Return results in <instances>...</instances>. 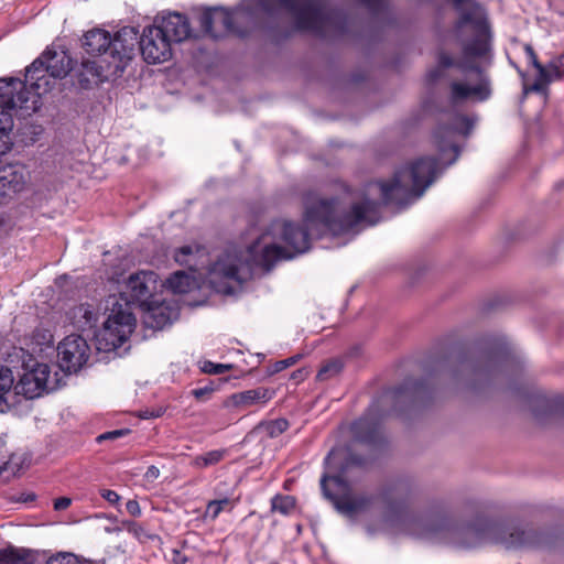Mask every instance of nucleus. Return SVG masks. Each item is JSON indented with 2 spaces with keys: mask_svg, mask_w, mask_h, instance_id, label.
<instances>
[{
  "mask_svg": "<svg viewBox=\"0 0 564 564\" xmlns=\"http://www.w3.org/2000/svg\"><path fill=\"white\" fill-rule=\"evenodd\" d=\"M436 173L434 159H420L395 171L389 182L368 183L361 193L346 189L333 197H319L313 192L303 196V221L312 229H323L334 236L358 231L359 226L375 225L379 204L372 199L379 193L384 204L404 207L423 195Z\"/></svg>",
  "mask_w": 564,
  "mask_h": 564,
  "instance_id": "1",
  "label": "nucleus"
},
{
  "mask_svg": "<svg viewBox=\"0 0 564 564\" xmlns=\"http://www.w3.org/2000/svg\"><path fill=\"white\" fill-rule=\"evenodd\" d=\"M310 249V235L299 225L278 219L247 249L228 247L208 268L207 280L217 292H231V283L242 284L254 264L270 270L279 260L291 259Z\"/></svg>",
  "mask_w": 564,
  "mask_h": 564,
  "instance_id": "2",
  "label": "nucleus"
},
{
  "mask_svg": "<svg viewBox=\"0 0 564 564\" xmlns=\"http://www.w3.org/2000/svg\"><path fill=\"white\" fill-rule=\"evenodd\" d=\"M453 4L460 12L456 24L457 30L469 26L474 34V39L463 45V59L457 63V67L464 72L474 70L476 79L468 83L453 82L449 99L452 104L467 99L484 101L491 93L489 79L478 66H469L468 63L474 58L485 56L489 51L490 32L486 13L474 0H453Z\"/></svg>",
  "mask_w": 564,
  "mask_h": 564,
  "instance_id": "3",
  "label": "nucleus"
},
{
  "mask_svg": "<svg viewBox=\"0 0 564 564\" xmlns=\"http://www.w3.org/2000/svg\"><path fill=\"white\" fill-rule=\"evenodd\" d=\"M159 276L150 270H141L130 274L122 285L121 295L126 299V305L113 304L111 313L104 324L97 338L99 345L105 343V350L120 347L131 335L135 326V318L130 311V304L140 306L149 305L150 299L156 291Z\"/></svg>",
  "mask_w": 564,
  "mask_h": 564,
  "instance_id": "4",
  "label": "nucleus"
},
{
  "mask_svg": "<svg viewBox=\"0 0 564 564\" xmlns=\"http://www.w3.org/2000/svg\"><path fill=\"white\" fill-rule=\"evenodd\" d=\"M453 543L460 549H473L486 543L499 544L506 550H524L543 547L547 536L534 529H522L516 525L487 523L481 528L468 527L447 531Z\"/></svg>",
  "mask_w": 564,
  "mask_h": 564,
  "instance_id": "5",
  "label": "nucleus"
},
{
  "mask_svg": "<svg viewBox=\"0 0 564 564\" xmlns=\"http://www.w3.org/2000/svg\"><path fill=\"white\" fill-rule=\"evenodd\" d=\"M263 11L275 13L288 10L293 13L297 30L323 33L333 24V14L318 0H260Z\"/></svg>",
  "mask_w": 564,
  "mask_h": 564,
  "instance_id": "6",
  "label": "nucleus"
},
{
  "mask_svg": "<svg viewBox=\"0 0 564 564\" xmlns=\"http://www.w3.org/2000/svg\"><path fill=\"white\" fill-rule=\"evenodd\" d=\"M59 387L57 372L51 376V368L46 364H36L31 370L25 371L14 386L17 394L26 399H35L45 392H51Z\"/></svg>",
  "mask_w": 564,
  "mask_h": 564,
  "instance_id": "7",
  "label": "nucleus"
},
{
  "mask_svg": "<svg viewBox=\"0 0 564 564\" xmlns=\"http://www.w3.org/2000/svg\"><path fill=\"white\" fill-rule=\"evenodd\" d=\"M72 69V59L64 51L46 50L26 68V79L35 80L32 83L37 89L41 87L40 80L44 79V75L37 73L46 72L53 78H64Z\"/></svg>",
  "mask_w": 564,
  "mask_h": 564,
  "instance_id": "8",
  "label": "nucleus"
},
{
  "mask_svg": "<svg viewBox=\"0 0 564 564\" xmlns=\"http://www.w3.org/2000/svg\"><path fill=\"white\" fill-rule=\"evenodd\" d=\"M473 121L462 115L453 118L451 126L438 127L434 133L435 143L441 152V160L446 164H452L458 158V147L453 142L455 134L468 135L473 129Z\"/></svg>",
  "mask_w": 564,
  "mask_h": 564,
  "instance_id": "9",
  "label": "nucleus"
},
{
  "mask_svg": "<svg viewBox=\"0 0 564 564\" xmlns=\"http://www.w3.org/2000/svg\"><path fill=\"white\" fill-rule=\"evenodd\" d=\"M139 44L148 64H161L172 57V44L154 22L143 29Z\"/></svg>",
  "mask_w": 564,
  "mask_h": 564,
  "instance_id": "10",
  "label": "nucleus"
},
{
  "mask_svg": "<svg viewBox=\"0 0 564 564\" xmlns=\"http://www.w3.org/2000/svg\"><path fill=\"white\" fill-rule=\"evenodd\" d=\"M90 348L78 335L65 337L57 347L58 364L62 370L77 372L87 362Z\"/></svg>",
  "mask_w": 564,
  "mask_h": 564,
  "instance_id": "11",
  "label": "nucleus"
},
{
  "mask_svg": "<svg viewBox=\"0 0 564 564\" xmlns=\"http://www.w3.org/2000/svg\"><path fill=\"white\" fill-rule=\"evenodd\" d=\"M236 15L231 12L214 8L207 9L199 15V24L205 33L214 39H219L228 34H240L235 28Z\"/></svg>",
  "mask_w": 564,
  "mask_h": 564,
  "instance_id": "12",
  "label": "nucleus"
},
{
  "mask_svg": "<svg viewBox=\"0 0 564 564\" xmlns=\"http://www.w3.org/2000/svg\"><path fill=\"white\" fill-rule=\"evenodd\" d=\"M153 22L163 31L171 44L183 42L191 36L189 21L184 14L170 12L155 17Z\"/></svg>",
  "mask_w": 564,
  "mask_h": 564,
  "instance_id": "13",
  "label": "nucleus"
},
{
  "mask_svg": "<svg viewBox=\"0 0 564 564\" xmlns=\"http://www.w3.org/2000/svg\"><path fill=\"white\" fill-rule=\"evenodd\" d=\"M341 516L354 519L371 510L373 496H324Z\"/></svg>",
  "mask_w": 564,
  "mask_h": 564,
  "instance_id": "14",
  "label": "nucleus"
},
{
  "mask_svg": "<svg viewBox=\"0 0 564 564\" xmlns=\"http://www.w3.org/2000/svg\"><path fill=\"white\" fill-rule=\"evenodd\" d=\"M29 91L25 84L17 78L0 79V102L10 112L14 109H29Z\"/></svg>",
  "mask_w": 564,
  "mask_h": 564,
  "instance_id": "15",
  "label": "nucleus"
},
{
  "mask_svg": "<svg viewBox=\"0 0 564 564\" xmlns=\"http://www.w3.org/2000/svg\"><path fill=\"white\" fill-rule=\"evenodd\" d=\"M26 185V173L21 165L0 167V202L21 192Z\"/></svg>",
  "mask_w": 564,
  "mask_h": 564,
  "instance_id": "16",
  "label": "nucleus"
},
{
  "mask_svg": "<svg viewBox=\"0 0 564 564\" xmlns=\"http://www.w3.org/2000/svg\"><path fill=\"white\" fill-rule=\"evenodd\" d=\"M109 67L102 65V62L98 59H85L82 62L78 70V82L83 88H88L93 84L98 85L105 82H109Z\"/></svg>",
  "mask_w": 564,
  "mask_h": 564,
  "instance_id": "17",
  "label": "nucleus"
},
{
  "mask_svg": "<svg viewBox=\"0 0 564 564\" xmlns=\"http://www.w3.org/2000/svg\"><path fill=\"white\" fill-rule=\"evenodd\" d=\"M175 261L191 271L196 272L205 268L208 262V253L205 247L187 245L178 248L174 253Z\"/></svg>",
  "mask_w": 564,
  "mask_h": 564,
  "instance_id": "18",
  "label": "nucleus"
},
{
  "mask_svg": "<svg viewBox=\"0 0 564 564\" xmlns=\"http://www.w3.org/2000/svg\"><path fill=\"white\" fill-rule=\"evenodd\" d=\"M112 36L111 34L99 28L87 31L82 39V45L89 55H104L109 50L111 51Z\"/></svg>",
  "mask_w": 564,
  "mask_h": 564,
  "instance_id": "19",
  "label": "nucleus"
},
{
  "mask_svg": "<svg viewBox=\"0 0 564 564\" xmlns=\"http://www.w3.org/2000/svg\"><path fill=\"white\" fill-rule=\"evenodd\" d=\"M139 41L138 31L133 26H123L112 36L111 51L131 61Z\"/></svg>",
  "mask_w": 564,
  "mask_h": 564,
  "instance_id": "20",
  "label": "nucleus"
},
{
  "mask_svg": "<svg viewBox=\"0 0 564 564\" xmlns=\"http://www.w3.org/2000/svg\"><path fill=\"white\" fill-rule=\"evenodd\" d=\"M67 318L78 330L93 328L98 319V310L88 303L74 306L67 312Z\"/></svg>",
  "mask_w": 564,
  "mask_h": 564,
  "instance_id": "21",
  "label": "nucleus"
},
{
  "mask_svg": "<svg viewBox=\"0 0 564 564\" xmlns=\"http://www.w3.org/2000/svg\"><path fill=\"white\" fill-rule=\"evenodd\" d=\"M30 459L23 452H11L7 458L0 459V484H4L20 475L29 467Z\"/></svg>",
  "mask_w": 564,
  "mask_h": 564,
  "instance_id": "22",
  "label": "nucleus"
},
{
  "mask_svg": "<svg viewBox=\"0 0 564 564\" xmlns=\"http://www.w3.org/2000/svg\"><path fill=\"white\" fill-rule=\"evenodd\" d=\"M564 76V54L551 61L546 66L543 65V72L538 73L536 78L530 90L543 91L546 86L556 79H561Z\"/></svg>",
  "mask_w": 564,
  "mask_h": 564,
  "instance_id": "23",
  "label": "nucleus"
},
{
  "mask_svg": "<svg viewBox=\"0 0 564 564\" xmlns=\"http://www.w3.org/2000/svg\"><path fill=\"white\" fill-rule=\"evenodd\" d=\"M274 395V390L258 387L256 389L246 390L235 393L230 397L231 403L237 408H249L256 404H264Z\"/></svg>",
  "mask_w": 564,
  "mask_h": 564,
  "instance_id": "24",
  "label": "nucleus"
},
{
  "mask_svg": "<svg viewBox=\"0 0 564 564\" xmlns=\"http://www.w3.org/2000/svg\"><path fill=\"white\" fill-rule=\"evenodd\" d=\"M145 306L147 313L144 316V323L148 326L161 329L171 323L172 317L174 315V311L166 304L162 303L155 306H151L149 304Z\"/></svg>",
  "mask_w": 564,
  "mask_h": 564,
  "instance_id": "25",
  "label": "nucleus"
},
{
  "mask_svg": "<svg viewBox=\"0 0 564 564\" xmlns=\"http://www.w3.org/2000/svg\"><path fill=\"white\" fill-rule=\"evenodd\" d=\"M356 443H375L379 434V425L367 416L359 419L351 426Z\"/></svg>",
  "mask_w": 564,
  "mask_h": 564,
  "instance_id": "26",
  "label": "nucleus"
},
{
  "mask_svg": "<svg viewBox=\"0 0 564 564\" xmlns=\"http://www.w3.org/2000/svg\"><path fill=\"white\" fill-rule=\"evenodd\" d=\"M99 59L102 62V65L109 67V72L111 73L109 75V80H115L120 77L130 62L128 58H124L122 55H118L113 51H109V53L107 52L101 55Z\"/></svg>",
  "mask_w": 564,
  "mask_h": 564,
  "instance_id": "27",
  "label": "nucleus"
},
{
  "mask_svg": "<svg viewBox=\"0 0 564 564\" xmlns=\"http://www.w3.org/2000/svg\"><path fill=\"white\" fill-rule=\"evenodd\" d=\"M195 281L194 278L184 271H176L166 279L164 285L173 293L184 294L192 290Z\"/></svg>",
  "mask_w": 564,
  "mask_h": 564,
  "instance_id": "28",
  "label": "nucleus"
},
{
  "mask_svg": "<svg viewBox=\"0 0 564 564\" xmlns=\"http://www.w3.org/2000/svg\"><path fill=\"white\" fill-rule=\"evenodd\" d=\"M321 487L323 494H348L350 491V485L341 474L336 476L324 475L321 478Z\"/></svg>",
  "mask_w": 564,
  "mask_h": 564,
  "instance_id": "29",
  "label": "nucleus"
},
{
  "mask_svg": "<svg viewBox=\"0 0 564 564\" xmlns=\"http://www.w3.org/2000/svg\"><path fill=\"white\" fill-rule=\"evenodd\" d=\"M271 510L283 516L292 514L296 510L294 496H273L271 499Z\"/></svg>",
  "mask_w": 564,
  "mask_h": 564,
  "instance_id": "30",
  "label": "nucleus"
},
{
  "mask_svg": "<svg viewBox=\"0 0 564 564\" xmlns=\"http://www.w3.org/2000/svg\"><path fill=\"white\" fill-rule=\"evenodd\" d=\"M226 451L215 449L206 454L196 456L193 460V465L197 468H205L212 465L218 464L225 457Z\"/></svg>",
  "mask_w": 564,
  "mask_h": 564,
  "instance_id": "31",
  "label": "nucleus"
},
{
  "mask_svg": "<svg viewBox=\"0 0 564 564\" xmlns=\"http://www.w3.org/2000/svg\"><path fill=\"white\" fill-rule=\"evenodd\" d=\"M234 507V501L228 497H224L219 500L209 501L206 508V517L212 520L216 519L218 514L226 509H231Z\"/></svg>",
  "mask_w": 564,
  "mask_h": 564,
  "instance_id": "32",
  "label": "nucleus"
},
{
  "mask_svg": "<svg viewBox=\"0 0 564 564\" xmlns=\"http://www.w3.org/2000/svg\"><path fill=\"white\" fill-rule=\"evenodd\" d=\"M0 564H30V560L18 550H0Z\"/></svg>",
  "mask_w": 564,
  "mask_h": 564,
  "instance_id": "33",
  "label": "nucleus"
},
{
  "mask_svg": "<svg viewBox=\"0 0 564 564\" xmlns=\"http://www.w3.org/2000/svg\"><path fill=\"white\" fill-rule=\"evenodd\" d=\"M13 128V119L11 112L0 102V139L8 137Z\"/></svg>",
  "mask_w": 564,
  "mask_h": 564,
  "instance_id": "34",
  "label": "nucleus"
},
{
  "mask_svg": "<svg viewBox=\"0 0 564 564\" xmlns=\"http://www.w3.org/2000/svg\"><path fill=\"white\" fill-rule=\"evenodd\" d=\"M13 128V119L11 112L0 102V139L8 137Z\"/></svg>",
  "mask_w": 564,
  "mask_h": 564,
  "instance_id": "35",
  "label": "nucleus"
},
{
  "mask_svg": "<svg viewBox=\"0 0 564 564\" xmlns=\"http://www.w3.org/2000/svg\"><path fill=\"white\" fill-rule=\"evenodd\" d=\"M341 364L339 361H329L328 364H326L325 366H323L318 373H317V379L323 381V380H327L336 375H338L341 370Z\"/></svg>",
  "mask_w": 564,
  "mask_h": 564,
  "instance_id": "36",
  "label": "nucleus"
},
{
  "mask_svg": "<svg viewBox=\"0 0 564 564\" xmlns=\"http://www.w3.org/2000/svg\"><path fill=\"white\" fill-rule=\"evenodd\" d=\"M13 387V377L9 369L0 370V402L4 400V395L10 392Z\"/></svg>",
  "mask_w": 564,
  "mask_h": 564,
  "instance_id": "37",
  "label": "nucleus"
},
{
  "mask_svg": "<svg viewBox=\"0 0 564 564\" xmlns=\"http://www.w3.org/2000/svg\"><path fill=\"white\" fill-rule=\"evenodd\" d=\"M288 427L289 422L285 419H276L268 424L267 431L271 437H276L285 432Z\"/></svg>",
  "mask_w": 564,
  "mask_h": 564,
  "instance_id": "38",
  "label": "nucleus"
},
{
  "mask_svg": "<svg viewBox=\"0 0 564 564\" xmlns=\"http://www.w3.org/2000/svg\"><path fill=\"white\" fill-rule=\"evenodd\" d=\"M126 530L131 533L139 541H145L150 538V535L145 532V530L137 522L129 521L123 523Z\"/></svg>",
  "mask_w": 564,
  "mask_h": 564,
  "instance_id": "39",
  "label": "nucleus"
},
{
  "mask_svg": "<svg viewBox=\"0 0 564 564\" xmlns=\"http://www.w3.org/2000/svg\"><path fill=\"white\" fill-rule=\"evenodd\" d=\"M301 358H302V355L297 354V355L292 356L290 358H286V359H283V360H279V361H276L273 365L272 372H280V371H282V370H284V369L295 365Z\"/></svg>",
  "mask_w": 564,
  "mask_h": 564,
  "instance_id": "40",
  "label": "nucleus"
},
{
  "mask_svg": "<svg viewBox=\"0 0 564 564\" xmlns=\"http://www.w3.org/2000/svg\"><path fill=\"white\" fill-rule=\"evenodd\" d=\"M524 52H525L527 56L529 57L531 65L536 69V72L542 73L543 65L539 62L538 55L534 52L532 45H530V44L524 45Z\"/></svg>",
  "mask_w": 564,
  "mask_h": 564,
  "instance_id": "41",
  "label": "nucleus"
},
{
  "mask_svg": "<svg viewBox=\"0 0 564 564\" xmlns=\"http://www.w3.org/2000/svg\"><path fill=\"white\" fill-rule=\"evenodd\" d=\"M347 449L344 448H334L332 449L325 458V464L329 468L333 464L336 463L337 459H340L346 456Z\"/></svg>",
  "mask_w": 564,
  "mask_h": 564,
  "instance_id": "42",
  "label": "nucleus"
},
{
  "mask_svg": "<svg viewBox=\"0 0 564 564\" xmlns=\"http://www.w3.org/2000/svg\"><path fill=\"white\" fill-rule=\"evenodd\" d=\"M126 509H127L128 513L133 517H138L141 514L140 505L134 499H130L126 502Z\"/></svg>",
  "mask_w": 564,
  "mask_h": 564,
  "instance_id": "43",
  "label": "nucleus"
},
{
  "mask_svg": "<svg viewBox=\"0 0 564 564\" xmlns=\"http://www.w3.org/2000/svg\"><path fill=\"white\" fill-rule=\"evenodd\" d=\"M70 498H68L67 496H62L54 500V509L57 511H62L67 509L70 506Z\"/></svg>",
  "mask_w": 564,
  "mask_h": 564,
  "instance_id": "44",
  "label": "nucleus"
},
{
  "mask_svg": "<svg viewBox=\"0 0 564 564\" xmlns=\"http://www.w3.org/2000/svg\"><path fill=\"white\" fill-rule=\"evenodd\" d=\"M212 392H213V389H212V388H209V387H204V388L194 389V390L192 391V394H193L197 400H203L205 397H208Z\"/></svg>",
  "mask_w": 564,
  "mask_h": 564,
  "instance_id": "45",
  "label": "nucleus"
},
{
  "mask_svg": "<svg viewBox=\"0 0 564 564\" xmlns=\"http://www.w3.org/2000/svg\"><path fill=\"white\" fill-rule=\"evenodd\" d=\"M127 431H123V430H116V431L107 432V433L99 435L97 440L100 442L104 440L117 438V437L123 435Z\"/></svg>",
  "mask_w": 564,
  "mask_h": 564,
  "instance_id": "46",
  "label": "nucleus"
},
{
  "mask_svg": "<svg viewBox=\"0 0 564 564\" xmlns=\"http://www.w3.org/2000/svg\"><path fill=\"white\" fill-rule=\"evenodd\" d=\"M438 62H440L441 66H443V67H449V66L454 65L452 57L446 53L440 54Z\"/></svg>",
  "mask_w": 564,
  "mask_h": 564,
  "instance_id": "47",
  "label": "nucleus"
},
{
  "mask_svg": "<svg viewBox=\"0 0 564 564\" xmlns=\"http://www.w3.org/2000/svg\"><path fill=\"white\" fill-rule=\"evenodd\" d=\"M12 452L11 448L7 445V442L0 437V459L7 458V456Z\"/></svg>",
  "mask_w": 564,
  "mask_h": 564,
  "instance_id": "48",
  "label": "nucleus"
},
{
  "mask_svg": "<svg viewBox=\"0 0 564 564\" xmlns=\"http://www.w3.org/2000/svg\"><path fill=\"white\" fill-rule=\"evenodd\" d=\"M159 475H160V470H159V468H158V467H155V466H150V467L147 469V471H145V475H144V476H145V478H147L148 480H154V479H156V478L159 477Z\"/></svg>",
  "mask_w": 564,
  "mask_h": 564,
  "instance_id": "49",
  "label": "nucleus"
},
{
  "mask_svg": "<svg viewBox=\"0 0 564 564\" xmlns=\"http://www.w3.org/2000/svg\"><path fill=\"white\" fill-rule=\"evenodd\" d=\"M162 415V410H156V411H149V410H145V411H142L140 413V417L141 419H151V417H159Z\"/></svg>",
  "mask_w": 564,
  "mask_h": 564,
  "instance_id": "50",
  "label": "nucleus"
},
{
  "mask_svg": "<svg viewBox=\"0 0 564 564\" xmlns=\"http://www.w3.org/2000/svg\"><path fill=\"white\" fill-rule=\"evenodd\" d=\"M34 498H35V496H31V495H28V496H12L11 501L12 502L28 503V502L34 501Z\"/></svg>",
  "mask_w": 564,
  "mask_h": 564,
  "instance_id": "51",
  "label": "nucleus"
},
{
  "mask_svg": "<svg viewBox=\"0 0 564 564\" xmlns=\"http://www.w3.org/2000/svg\"><path fill=\"white\" fill-rule=\"evenodd\" d=\"M174 564H184L186 563L187 558L181 554L180 551L173 550V558Z\"/></svg>",
  "mask_w": 564,
  "mask_h": 564,
  "instance_id": "52",
  "label": "nucleus"
},
{
  "mask_svg": "<svg viewBox=\"0 0 564 564\" xmlns=\"http://www.w3.org/2000/svg\"><path fill=\"white\" fill-rule=\"evenodd\" d=\"M307 372L304 369H299L292 372L291 378L294 380H303L306 377Z\"/></svg>",
  "mask_w": 564,
  "mask_h": 564,
  "instance_id": "53",
  "label": "nucleus"
},
{
  "mask_svg": "<svg viewBox=\"0 0 564 564\" xmlns=\"http://www.w3.org/2000/svg\"><path fill=\"white\" fill-rule=\"evenodd\" d=\"M441 75V72L438 69L432 70L429 73L427 77L431 83L435 82L438 76Z\"/></svg>",
  "mask_w": 564,
  "mask_h": 564,
  "instance_id": "54",
  "label": "nucleus"
},
{
  "mask_svg": "<svg viewBox=\"0 0 564 564\" xmlns=\"http://www.w3.org/2000/svg\"><path fill=\"white\" fill-rule=\"evenodd\" d=\"M229 368H230V366H226V365H220L219 364V365H216L214 367V371L213 372L214 373H223L226 369H229Z\"/></svg>",
  "mask_w": 564,
  "mask_h": 564,
  "instance_id": "55",
  "label": "nucleus"
},
{
  "mask_svg": "<svg viewBox=\"0 0 564 564\" xmlns=\"http://www.w3.org/2000/svg\"><path fill=\"white\" fill-rule=\"evenodd\" d=\"M350 464H352V465H360V464H362V460H361V459H359V458H354V457H351V458L347 462L346 467H348V465H350Z\"/></svg>",
  "mask_w": 564,
  "mask_h": 564,
  "instance_id": "56",
  "label": "nucleus"
},
{
  "mask_svg": "<svg viewBox=\"0 0 564 564\" xmlns=\"http://www.w3.org/2000/svg\"><path fill=\"white\" fill-rule=\"evenodd\" d=\"M106 497L108 498V500H109L110 502H119V500H120V498H121V496H119V495H116V496H106Z\"/></svg>",
  "mask_w": 564,
  "mask_h": 564,
  "instance_id": "57",
  "label": "nucleus"
},
{
  "mask_svg": "<svg viewBox=\"0 0 564 564\" xmlns=\"http://www.w3.org/2000/svg\"><path fill=\"white\" fill-rule=\"evenodd\" d=\"M367 6H371V0H362Z\"/></svg>",
  "mask_w": 564,
  "mask_h": 564,
  "instance_id": "58",
  "label": "nucleus"
},
{
  "mask_svg": "<svg viewBox=\"0 0 564 564\" xmlns=\"http://www.w3.org/2000/svg\"><path fill=\"white\" fill-rule=\"evenodd\" d=\"M104 494L111 495V494H115V492L112 490H106Z\"/></svg>",
  "mask_w": 564,
  "mask_h": 564,
  "instance_id": "59",
  "label": "nucleus"
}]
</instances>
